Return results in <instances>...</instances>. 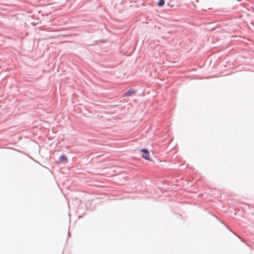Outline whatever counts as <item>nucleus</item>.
<instances>
[{"mask_svg":"<svg viewBox=\"0 0 254 254\" xmlns=\"http://www.w3.org/2000/svg\"><path fill=\"white\" fill-rule=\"evenodd\" d=\"M140 151L143 152V154L142 157L146 160L150 161L151 158L149 156V152L147 149H141Z\"/></svg>","mask_w":254,"mask_h":254,"instance_id":"obj_1","label":"nucleus"},{"mask_svg":"<svg viewBox=\"0 0 254 254\" xmlns=\"http://www.w3.org/2000/svg\"><path fill=\"white\" fill-rule=\"evenodd\" d=\"M134 93H135L134 91L132 90H129L125 93L124 96H130V95L133 94Z\"/></svg>","mask_w":254,"mask_h":254,"instance_id":"obj_2","label":"nucleus"},{"mask_svg":"<svg viewBox=\"0 0 254 254\" xmlns=\"http://www.w3.org/2000/svg\"><path fill=\"white\" fill-rule=\"evenodd\" d=\"M164 3H165L164 0H159V2L158 3V5L159 6H162L164 4Z\"/></svg>","mask_w":254,"mask_h":254,"instance_id":"obj_3","label":"nucleus"},{"mask_svg":"<svg viewBox=\"0 0 254 254\" xmlns=\"http://www.w3.org/2000/svg\"><path fill=\"white\" fill-rule=\"evenodd\" d=\"M61 160L64 161L67 160V157L64 155H63L61 156Z\"/></svg>","mask_w":254,"mask_h":254,"instance_id":"obj_4","label":"nucleus"}]
</instances>
